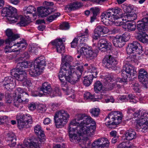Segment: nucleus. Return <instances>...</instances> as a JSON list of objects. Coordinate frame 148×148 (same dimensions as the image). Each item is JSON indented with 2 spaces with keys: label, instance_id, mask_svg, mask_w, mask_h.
Listing matches in <instances>:
<instances>
[{
  "label": "nucleus",
  "instance_id": "nucleus-1",
  "mask_svg": "<svg viewBox=\"0 0 148 148\" xmlns=\"http://www.w3.org/2000/svg\"><path fill=\"white\" fill-rule=\"evenodd\" d=\"M75 121L83 120L80 123L73 121L70 123L68 132L70 140L72 142L74 140L77 141L79 136L86 135L88 136L93 135L96 127L94 125H90L87 127L86 126L92 123V119L85 114H79L75 116Z\"/></svg>",
  "mask_w": 148,
  "mask_h": 148
},
{
  "label": "nucleus",
  "instance_id": "nucleus-2",
  "mask_svg": "<svg viewBox=\"0 0 148 148\" xmlns=\"http://www.w3.org/2000/svg\"><path fill=\"white\" fill-rule=\"evenodd\" d=\"M17 13V10L11 6L4 8L1 10L2 16L8 17L7 19L11 23H14L18 20L20 21L18 24L21 26H25L30 23V18L26 20L22 15H18Z\"/></svg>",
  "mask_w": 148,
  "mask_h": 148
},
{
  "label": "nucleus",
  "instance_id": "nucleus-3",
  "mask_svg": "<svg viewBox=\"0 0 148 148\" xmlns=\"http://www.w3.org/2000/svg\"><path fill=\"white\" fill-rule=\"evenodd\" d=\"M69 115L67 112L63 110L56 112L54 116L55 123L57 128L63 126L68 121Z\"/></svg>",
  "mask_w": 148,
  "mask_h": 148
},
{
  "label": "nucleus",
  "instance_id": "nucleus-4",
  "mask_svg": "<svg viewBox=\"0 0 148 148\" xmlns=\"http://www.w3.org/2000/svg\"><path fill=\"white\" fill-rule=\"evenodd\" d=\"M81 44L82 46L79 49L77 50L78 53L80 55L84 54L85 58L87 60H92L97 57V53L93 51L91 47L87 46L84 43H81Z\"/></svg>",
  "mask_w": 148,
  "mask_h": 148
},
{
  "label": "nucleus",
  "instance_id": "nucleus-5",
  "mask_svg": "<svg viewBox=\"0 0 148 148\" xmlns=\"http://www.w3.org/2000/svg\"><path fill=\"white\" fill-rule=\"evenodd\" d=\"M126 51L128 54L135 53L140 54L143 51V49L139 43L137 41H134L132 43L128 44Z\"/></svg>",
  "mask_w": 148,
  "mask_h": 148
},
{
  "label": "nucleus",
  "instance_id": "nucleus-6",
  "mask_svg": "<svg viewBox=\"0 0 148 148\" xmlns=\"http://www.w3.org/2000/svg\"><path fill=\"white\" fill-rule=\"evenodd\" d=\"M102 63L107 68L113 69L117 63V60L111 55H107L102 60Z\"/></svg>",
  "mask_w": 148,
  "mask_h": 148
},
{
  "label": "nucleus",
  "instance_id": "nucleus-7",
  "mask_svg": "<svg viewBox=\"0 0 148 148\" xmlns=\"http://www.w3.org/2000/svg\"><path fill=\"white\" fill-rule=\"evenodd\" d=\"M110 142L107 138H101L94 141L92 144V148H108Z\"/></svg>",
  "mask_w": 148,
  "mask_h": 148
},
{
  "label": "nucleus",
  "instance_id": "nucleus-8",
  "mask_svg": "<svg viewBox=\"0 0 148 148\" xmlns=\"http://www.w3.org/2000/svg\"><path fill=\"white\" fill-rule=\"evenodd\" d=\"M123 115L122 112L116 111L110 113L108 116L105 119V121L106 123H111L112 122L118 121L120 119L122 120Z\"/></svg>",
  "mask_w": 148,
  "mask_h": 148
},
{
  "label": "nucleus",
  "instance_id": "nucleus-9",
  "mask_svg": "<svg viewBox=\"0 0 148 148\" xmlns=\"http://www.w3.org/2000/svg\"><path fill=\"white\" fill-rule=\"evenodd\" d=\"M99 50L102 52H106L111 48V44L105 38L100 39L98 42Z\"/></svg>",
  "mask_w": 148,
  "mask_h": 148
},
{
  "label": "nucleus",
  "instance_id": "nucleus-10",
  "mask_svg": "<svg viewBox=\"0 0 148 148\" xmlns=\"http://www.w3.org/2000/svg\"><path fill=\"white\" fill-rule=\"evenodd\" d=\"M6 36L8 37L5 40L6 44L12 45V42L19 38L20 36L18 34H15L13 33L12 29H8L5 31Z\"/></svg>",
  "mask_w": 148,
  "mask_h": 148
},
{
  "label": "nucleus",
  "instance_id": "nucleus-11",
  "mask_svg": "<svg viewBox=\"0 0 148 148\" xmlns=\"http://www.w3.org/2000/svg\"><path fill=\"white\" fill-rule=\"evenodd\" d=\"M10 73L12 76L19 81H23L27 78V74L25 71H21L17 72L16 69H13L11 70Z\"/></svg>",
  "mask_w": 148,
  "mask_h": 148
},
{
  "label": "nucleus",
  "instance_id": "nucleus-12",
  "mask_svg": "<svg viewBox=\"0 0 148 148\" xmlns=\"http://www.w3.org/2000/svg\"><path fill=\"white\" fill-rule=\"evenodd\" d=\"M12 45H6L4 50V52L6 54V56L7 58L9 60L13 59L16 56V53H14L15 51H18V50L13 49H12L11 48Z\"/></svg>",
  "mask_w": 148,
  "mask_h": 148
},
{
  "label": "nucleus",
  "instance_id": "nucleus-13",
  "mask_svg": "<svg viewBox=\"0 0 148 148\" xmlns=\"http://www.w3.org/2000/svg\"><path fill=\"white\" fill-rule=\"evenodd\" d=\"M114 81L113 77L108 75L104 79V82L105 84L106 88L109 90H112L114 88H116V84L114 82H111Z\"/></svg>",
  "mask_w": 148,
  "mask_h": 148
},
{
  "label": "nucleus",
  "instance_id": "nucleus-14",
  "mask_svg": "<svg viewBox=\"0 0 148 148\" xmlns=\"http://www.w3.org/2000/svg\"><path fill=\"white\" fill-rule=\"evenodd\" d=\"M53 45L56 46L57 52L60 53H63L65 51V47L62 40L61 39L55 40L51 42Z\"/></svg>",
  "mask_w": 148,
  "mask_h": 148
},
{
  "label": "nucleus",
  "instance_id": "nucleus-15",
  "mask_svg": "<svg viewBox=\"0 0 148 148\" xmlns=\"http://www.w3.org/2000/svg\"><path fill=\"white\" fill-rule=\"evenodd\" d=\"M46 62L45 58L43 56H40L36 58L34 61V66L42 70L46 65Z\"/></svg>",
  "mask_w": 148,
  "mask_h": 148
},
{
  "label": "nucleus",
  "instance_id": "nucleus-16",
  "mask_svg": "<svg viewBox=\"0 0 148 148\" xmlns=\"http://www.w3.org/2000/svg\"><path fill=\"white\" fill-rule=\"evenodd\" d=\"M24 114H19L17 116L16 119L17 121L19 129H21L23 128H27L29 127V125H26V123H24Z\"/></svg>",
  "mask_w": 148,
  "mask_h": 148
},
{
  "label": "nucleus",
  "instance_id": "nucleus-17",
  "mask_svg": "<svg viewBox=\"0 0 148 148\" xmlns=\"http://www.w3.org/2000/svg\"><path fill=\"white\" fill-rule=\"evenodd\" d=\"M28 141L25 140L24 141L23 144L27 148H39L40 146L38 143L36 142L35 139L34 140L33 139H29Z\"/></svg>",
  "mask_w": 148,
  "mask_h": 148
},
{
  "label": "nucleus",
  "instance_id": "nucleus-18",
  "mask_svg": "<svg viewBox=\"0 0 148 148\" xmlns=\"http://www.w3.org/2000/svg\"><path fill=\"white\" fill-rule=\"evenodd\" d=\"M124 70L126 71L127 73L129 74L131 77L133 76V78H135L137 76V73L136 70L129 63L125 64L124 66Z\"/></svg>",
  "mask_w": 148,
  "mask_h": 148
},
{
  "label": "nucleus",
  "instance_id": "nucleus-19",
  "mask_svg": "<svg viewBox=\"0 0 148 148\" xmlns=\"http://www.w3.org/2000/svg\"><path fill=\"white\" fill-rule=\"evenodd\" d=\"M51 85L47 82H45L43 83L42 86L40 88L39 90L42 91L43 93L39 92L38 95L39 96H42L43 95H47V93H48L50 90H51Z\"/></svg>",
  "mask_w": 148,
  "mask_h": 148
},
{
  "label": "nucleus",
  "instance_id": "nucleus-20",
  "mask_svg": "<svg viewBox=\"0 0 148 148\" xmlns=\"http://www.w3.org/2000/svg\"><path fill=\"white\" fill-rule=\"evenodd\" d=\"M30 62L28 61H23L18 63L17 67L14 69L17 70V72L21 71H25V69L30 67Z\"/></svg>",
  "mask_w": 148,
  "mask_h": 148
},
{
  "label": "nucleus",
  "instance_id": "nucleus-21",
  "mask_svg": "<svg viewBox=\"0 0 148 148\" xmlns=\"http://www.w3.org/2000/svg\"><path fill=\"white\" fill-rule=\"evenodd\" d=\"M37 11L39 16L43 17L47 16L53 11V9L45 8L43 6L38 7L37 8Z\"/></svg>",
  "mask_w": 148,
  "mask_h": 148
},
{
  "label": "nucleus",
  "instance_id": "nucleus-22",
  "mask_svg": "<svg viewBox=\"0 0 148 148\" xmlns=\"http://www.w3.org/2000/svg\"><path fill=\"white\" fill-rule=\"evenodd\" d=\"M75 69L73 66H68L67 67L64 66H62L61 70L59 73L64 75L67 76L75 71Z\"/></svg>",
  "mask_w": 148,
  "mask_h": 148
},
{
  "label": "nucleus",
  "instance_id": "nucleus-23",
  "mask_svg": "<svg viewBox=\"0 0 148 148\" xmlns=\"http://www.w3.org/2000/svg\"><path fill=\"white\" fill-rule=\"evenodd\" d=\"M112 43L114 45L117 47H121L125 44L121 36L114 37L113 39Z\"/></svg>",
  "mask_w": 148,
  "mask_h": 148
},
{
  "label": "nucleus",
  "instance_id": "nucleus-24",
  "mask_svg": "<svg viewBox=\"0 0 148 148\" xmlns=\"http://www.w3.org/2000/svg\"><path fill=\"white\" fill-rule=\"evenodd\" d=\"M8 140L9 144L8 145L10 147H13L15 146L16 144V137L14 134L10 133L8 134Z\"/></svg>",
  "mask_w": 148,
  "mask_h": 148
},
{
  "label": "nucleus",
  "instance_id": "nucleus-25",
  "mask_svg": "<svg viewBox=\"0 0 148 148\" xmlns=\"http://www.w3.org/2000/svg\"><path fill=\"white\" fill-rule=\"evenodd\" d=\"M138 77L140 81L145 82L147 80L148 77V73L143 69H140L139 71Z\"/></svg>",
  "mask_w": 148,
  "mask_h": 148
},
{
  "label": "nucleus",
  "instance_id": "nucleus-26",
  "mask_svg": "<svg viewBox=\"0 0 148 148\" xmlns=\"http://www.w3.org/2000/svg\"><path fill=\"white\" fill-rule=\"evenodd\" d=\"M73 60V58L71 56H66L64 58H62L61 65L67 67L68 66H72L70 65Z\"/></svg>",
  "mask_w": 148,
  "mask_h": 148
},
{
  "label": "nucleus",
  "instance_id": "nucleus-27",
  "mask_svg": "<svg viewBox=\"0 0 148 148\" xmlns=\"http://www.w3.org/2000/svg\"><path fill=\"white\" fill-rule=\"evenodd\" d=\"M82 6V4L80 2L75 1L67 5L65 8L66 10H68L69 11H72L79 8Z\"/></svg>",
  "mask_w": 148,
  "mask_h": 148
},
{
  "label": "nucleus",
  "instance_id": "nucleus-28",
  "mask_svg": "<svg viewBox=\"0 0 148 148\" xmlns=\"http://www.w3.org/2000/svg\"><path fill=\"white\" fill-rule=\"evenodd\" d=\"M126 139L130 140L135 138L136 137V134L134 130L132 129L127 130L125 132Z\"/></svg>",
  "mask_w": 148,
  "mask_h": 148
},
{
  "label": "nucleus",
  "instance_id": "nucleus-29",
  "mask_svg": "<svg viewBox=\"0 0 148 148\" xmlns=\"http://www.w3.org/2000/svg\"><path fill=\"white\" fill-rule=\"evenodd\" d=\"M94 30L101 35L106 34L109 31V29L101 25L98 26Z\"/></svg>",
  "mask_w": 148,
  "mask_h": 148
},
{
  "label": "nucleus",
  "instance_id": "nucleus-30",
  "mask_svg": "<svg viewBox=\"0 0 148 148\" xmlns=\"http://www.w3.org/2000/svg\"><path fill=\"white\" fill-rule=\"evenodd\" d=\"M36 11V9L34 6H29L27 7V11H25L24 12V14L25 17L27 19H28L31 18V16L32 15V14L33 12H35Z\"/></svg>",
  "mask_w": 148,
  "mask_h": 148
},
{
  "label": "nucleus",
  "instance_id": "nucleus-31",
  "mask_svg": "<svg viewBox=\"0 0 148 148\" xmlns=\"http://www.w3.org/2000/svg\"><path fill=\"white\" fill-rule=\"evenodd\" d=\"M34 132L39 138L44 139L45 136L44 131L41 129V127L39 125H37L34 128Z\"/></svg>",
  "mask_w": 148,
  "mask_h": 148
},
{
  "label": "nucleus",
  "instance_id": "nucleus-32",
  "mask_svg": "<svg viewBox=\"0 0 148 148\" xmlns=\"http://www.w3.org/2000/svg\"><path fill=\"white\" fill-rule=\"evenodd\" d=\"M136 28L139 32L144 33L147 27L141 19L137 22Z\"/></svg>",
  "mask_w": 148,
  "mask_h": 148
},
{
  "label": "nucleus",
  "instance_id": "nucleus-33",
  "mask_svg": "<svg viewBox=\"0 0 148 148\" xmlns=\"http://www.w3.org/2000/svg\"><path fill=\"white\" fill-rule=\"evenodd\" d=\"M29 74L32 77H36L40 75L42 72V70H40L37 68H32L29 69Z\"/></svg>",
  "mask_w": 148,
  "mask_h": 148
},
{
  "label": "nucleus",
  "instance_id": "nucleus-34",
  "mask_svg": "<svg viewBox=\"0 0 148 148\" xmlns=\"http://www.w3.org/2000/svg\"><path fill=\"white\" fill-rule=\"evenodd\" d=\"M110 10L112 12V15L114 18L118 19L122 17V14L120 9L112 8Z\"/></svg>",
  "mask_w": 148,
  "mask_h": 148
},
{
  "label": "nucleus",
  "instance_id": "nucleus-35",
  "mask_svg": "<svg viewBox=\"0 0 148 148\" xmlns=\"http://www.w3.org/2000/svg\"><path fill=\"white\" fill-rule=\"evenodd\" d=\"M144 32L143 34H140L137 36V38L140 42L144 43L148 42V35Z\"/></svg>",
  "mask_w": 148,
  "mask_h": 148
},
{
  "label": "nucleus",
  "instance_id": "nucleus-36",
  "mask_svg": "<svg viewBox=\"0 0 148 148\" xmlns=\"http://www.w3.org/2000/svg\"><path fill=\"white\" fill-rule=\"evenodd\" d=\"M94 78L89 75L85 76L83 81L84 85L86 86H89L92 82Z\"/></svg>",
  "mask_w": 148,
  "mask_h": 148
},
{
  "label": "nucleus",
  "instance_id": "nucleus-37",
  "mask_svg": "<svg viewBox=\"0 0 148 148\" xmlns=\"http://www.w3.org/2000/svg\"><path fill=\"white\" fill-rule=\"evenodd\" d=\"M125 28L130 31H134L136 28V24L134 22L125 23Z\"/></svg>",
  "mask_w": 148,
  "mask_h": 148
},
{
  "label": "nucleus",
  "instance_id": "nucleus-38",
  "mask_svg": "<svg viewBox=\"0 0 148 148\" xmlns=\"http://www.w3.org/2000/svg\"><path fill=\"white\" fill-rule=\"evenodd\" d=\"M14 82H16L15 80L12 77H6L2 82V84L3 86H4L8 84Z\"/></svg>",
  "mask_w": 148,
  "mask_h": 148
},
{
  "label": "nucleus",
  "instance_id": "nucleus-39",
  "mask_svg": "<svg viewBox=\"0 0 148 148\" xmlns=\"http://www.w3.org/2000/svg\"><path fill=\"white\" fill-rule=\"evenodd\" d=\"M147 125H148V122L147 121H143H143L140 119L139 121L137 124L136 127L139 130H140L142 129H143L145 127H146Z\"/></svg>",
  "mask_w": 148,
  "mask_h": 148
},
{
  "label": "nucleus",
  "instance_id": "nucleus-40",
  "mask_svg": "<svg viewBox=\"0 0 148 148\" xmlns=\"http://www.w3.org/2000/svg\"><path fill=\"white\" fill-rule=\"evenodd\" d=\"M94 90L96 92L98 93L102 90L103 86L99 81H96L94 84Z\"/></svg>",
  "mask_w": 148,
  "mask_h": 148
},
{
  "label": "nucleus",
  "instance_id": "nucleus-41",
  "mask_svg": "<svg viewBox=\"0 0 148 148\" xmlns=\"http://www.w3.org/2000/svg\"><path fill=\"white\" fill-rule=\"evenodd\" d=\"M112 11H111L110 9H109L106 11H105L103 13H102L101 16V17H105L106 18L112 19V17H113L112 15Z\"/></svg>",
  "mask_w": 148,
  "mask_h": 148
},
{
  "label": "nucleus",
  "instance_id": "nucleus-42",
  "mask_svg": "<svg viewBox=\"0 0 148 148\" xmlns=\"http://www.w3.org/2000/svg\"><path fill=\"white\" fill-rule=\"evenodd\" d=\"M28 97L29 95L28 93L25 92L22 95H20V96H18V97H19L22 102L26 103L29 101V99H28Z\"/></svg>",
  "mask_w": 148,
  "mask_h": 148
},
{
  "label": "nucleus",
  "instance_id": "nucleus-43",
  "mask_svg": "<svg viewBox=\"0 0 148 148\" xmlns=\"http://www.w3.org/2000/svg\"><path fill=\"white\" fill-rule=\"evenodd\" d=\"M84 97L86 99H101V95H100V97H97V96L95 95H92L89 92H86L84 94Z\"/></svg>",
  "mask_w": 148,
  "mask_h": 148
},
{
  "label": "nucleus",
  "instance_id": "nucleus-44",
  "mask_svg": "<svg viewBox=\"0 0 148 148\" xmlns=\"http://www.w3.org/2000/svg\"><path fill=\"white\" fill-rule=\"evenodd\" d=\"M89 67L90 68V73H89V75L94 77H96V76L97 74V68L95 67L92 65L90 66Z\"/></svg>",
  "mask_w": 148,
  "mask_h": 148
},
{
  "label": "nucleus",
  "instance_id": "nucleus-45",
  "mask_svg": "<svg viewBox=\"0 0 148 148\" xmlns=\"http://www.w3.org/2000/svg\"><path fill=\"white\" fill-rule=\"evenodd\" d=\"M48 93H47V95H48L51 97H53L55 96H58L59 95V90L58 89H55L52 90L51 89V90H50Z\"/></svg>",
  "mask_w": 148,
  "mask_h": 148
},
{
  "label": "nucleus",
  "instance_id": "nucleus-46",
  "mask_svg": "<svg viewBox=\"0 0 148 148\" xmlns=\"http://www.w3.org/2000/svg\"><path fill=\"white\" fill-rule=\"evenodd\" d=\"M125 80L122 79V78L118 77L115 79L114 83L116 84V88H119L121 87L122 82H125Z\"/></svg>",
  "mask_w": 148,
  "mask_h": 148
},
{
  "label": "nucleus",
  "instance_id": "nucleus-47",
  "mask_svg": "<svg viewBox=\"0 0 148 148\" xmlns=\"http://www.w3.org/2000/svg\"><path fill=\"white\" fill-rule=\"evenodd\" d=\"M121 120L119 119L118 120V121H114V122H112L111 123H106V125H107L108 127L111 129L113 128H114L116 127V125H118L121 122Z\"/></svg>",
  "mask_w": 148,
  "mask_h": 148
},
{
  "label": "nucleus",
  "instance_id": "nucleus-48",
  "mask_svg": "<svg viewBox=\"0 0 148 148\" xmlns=\"http://www.w3.org/2000/svg\"><path fill=\"white\" fill-rule=\"evenodd\" d=\"M137 15L134 12H132L130 14L127 15V18L128 21H133L137 18Z\"/></svg>",
  "mask_w": 148,
  "mask_h": 148
},
{
  "label": "nucleus",
  "instance_id": "nucleus-49",
  "mask_svg": "<svg viewBox=\"0 0 148 148\" xmlns=\"http://www.w3.org/2000/svg\"><path fill=\"white\" fill-rule=\"evenodd\" d=\"M24 123H26V125H29L32 123V117L29 114H25L24 116Z\"/></svg>",
  "mask_w": 148,
  "mask_h": 148
},
{
  "label": "nucleus",
  "instance_id": "nucleus-50",
  "mask_svg": "<svg viewBox=\"0 0 148 148\" xmlns=\"http://www.w3.org/2000/svg\"><path fill=\"white\" fill-rule=\"evenodd\" d=\"M80 76L78 74H77V73H75L74 72L72 73V77L73 79V80H72L71 81V82H73V84H75L77 82L79 81V78H80Z\"/></svg>",
  "mask_w": 148,
  "mask_h": 148
},
{
  "label": "nucleus",
  "instance_id": "nucleus-51",
  "mask_svg": "<svg viewBox=\"0 0 148 148\" xmlns=\"http://www.w3.org/2000/svg\"><path fill=\"white\" fill-rule=\"evenodd\" d=\"M60 13H57L51 15L48 17L47 18V21L51 22H52L55 18L60 15Z\"/></svg>",
  "mask_w": 148,
  "mask_h": 148
},
{
  "label": "nucleus",
  "instance_id": "nucleus-52",
  "mask_svg": "<svg viewBox=\"0 0 148 148\" xmlns=\"http://www.w3.org/2000/svg\"><path fill=\"white\" fill-rule=\"evenodd\" d=\"M25 92L20 87L18 88L15 91L14 95L13 96L15 97H18V96H20V95H22Z\"/></svg>",
  "mask_w": 148,
  "mask_h": 148
},
{
  "label": "nucleus",
  "instance_id": "nucleus-53",
  "mask_svg": "<svg viewBox=\"0 0 148 148\" xmlns=\"http://www.w3.org/2000/svg\"><path fill=\"white\" fill-rule=\"evenodd\" d=\"M100 110L98 108H92L90 112L92 116L95 117H98L99 114Z\"/></svg>",
  "mask_w": 148,
  "mask_h": 148
},
{
  "label": "nucleus",
  "instance_id": "nucleus-54",
  "mask_svg": "<svg viewBox=\"0 0 148 148\" xmlns=\"http://www.w3.org/2000/svg\"><path fill=\"white\" fill-rule=\"evenodd\" d=\"M58 77L60 82L62 83L63 84H66V78L67 77V76L58 73Z\"/></svg>",
  "mask_w": 148,
  "mask_h": 148
},
{
  "label": "nucleus",
  "instance_id": "nucleus-55",
  "mask_svg": "<svg viewBox=\"0 0 148 148\" xmlns=\"http://www.w3.org/2000/svg\"><path fill=\"white\" fill-rule=\"evenodd\" d=\"M29 57V55L28 52H26L24 53L21 56L17 58L16 60L17 61H19L20 60H22L23 58L27 59Z\"/></svg>",
  "mask_w": 148,
  "mask_h": 148
},
{
  "label": "nucleus",
  "instance_id": "nucleus-56",
  "mask_svg": "<svg viewBox=\"0 0 148 148\" xmlns=\"http://www.w3.org/2000/svg\"><path fill=\"white\" fill-rule=\"evenodd\" d=\"M90 10L93 15L96 16L100 13V9L97 7L92 8H90Z\"/></svg>",
  "mask_w": 148,
  "mask_h": 148
},
{
  "label": "nucleus",
  "instance_id": "nucleus-57",
  "mask_svg": "<svg viewBox=\"0 0 148 148\" xmlns=\"http://www.w3.org/2000/svg\"><path fill=\"white\" fill-rule=\"evenodd\" d=\"M76 72L75 73H77V74L81 76L84 71L83 66L81 65L78 66L76 67Z\"/></svg>",
  "mask_w": 148,
  "mask_h": 148
},
{
  "label": "nucleus",
  "instance_id": "nucleus-58",
  "mask_svg": "<svg viewBox=\"0 0 148 148\" xmlns=\"http://www.w3.org/2000/svg\"><path fill=\"white\" fill-rule=\"evenodd\" d=\"M119 145L124 148H130L131 147V145L129 143V142L127 141L121 143Z\"/></svg>",
  "mask_w": 148,
  "mask_h": 148
},
{
  "label": "nucleus",
  "instance_id": "nucleus-59",
  "mask_svg": "<svg viewBox=\"0 0 148 148\" xmlns=\"http://www.w3.org/2000/svg\"><path fill=\"white\" fill-rule=\"evenodd\" d=\"M123 40L125 43V42L128 40L130 38V36L129 33H125L123 34L122 36H121Z\"/></svg>",
  "mask_w": 148,
  "mask_h": 148
},
{
  "label": "nucleus",
  "instance_id": "nucleus-60",
  "mask_svg": "<svg viewBox=\"0 0 148 148\" xmlns=\"http://www.w3.org/2000/svg\"><path fill=\"white\" fill-rule=\"evenodd\" d=\"M16 85V82H14L12 83H10L7 84V85L4 86L5 88H6L7 90H11Z\"/></svg>",
  "mask_w": 148,
  "mask_h": 148
},
{
  "label": "nucleus",
  "instance_id": "nucleus-61",
  "mask_svg": "<svg viewBox=\"0 0 148 148\" xmlns=\"http://www.w3.org/2000/svg\"><path fill=\"white\" fill-rule=\"evenodd\" d=\"M70 26L69 23L64 22L60 26V28L62 29L66 30L69 29Z\"/></svg>",
  "mask_w": 148,
  "mask_h": 148
},
{
  "label": "nucleus",
  "instance_id": "nucleus-62",
  "mask_svg": "<svg viewBox=\"0 0 148 148\" xmlns=\"http://www.w3.org/2000/svg\"><path fill=\"white\" fill-rule=\"evenodd\" d=\"M54 5L53 3L52 2L45 1L43 3V7L45 8H50V7Z\"/></svg>",
  "mask_w": 148,
  "mask_h": 148
},
{
  "label": "nucleus",
  "instance_id": "nucleus-63",
  "mask_svg": "<svg viewBox=\"0 0 148 148\" xmlns=\"http://www.w3.org/2000/svg\"><path fill=\"white\" fill-rule=\"evenodd\" d=\"M19 97H17V98L16 100L13 103V105L14 106L17 108H18L21 103H23Z\"/></svg>",
  "mask_w": 148,
  "mask_h": 148
},
{
  "label": "nucleus",
  "instance_id": "nucleus-64",
  "mask_svg": "<svg viewBox=\"0 0 148 148\" xmlns=\"http://www.w3.org/2000/svg\"><path fill=\"white\" fill-rule=\"evenodd\" d=\"M116 20L114 21V23L115 25L117 26H120L121 25H124V23L121 20H123L122 19L120 18L118 19H116Z\"/></svg>",
  "mask_w": 148,
  "mask_h": 148
}]
</instances>
